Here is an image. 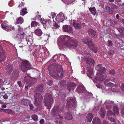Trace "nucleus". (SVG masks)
Returning <instances> with one entry per match:
<instances>
[{"label": "nucleus", "mask_w": 124, "mask_h": 124, "mask_svg": "<svg viewBox=\"0 0 124 124\" xmlns=\"http://www.w3.org/2000/svg\"><path fill=\"white\" fill-rule=\"evenodd\" d=\"M27 9L25 8H23L22 9L20 12V15L22 16H24L27 13Z\"/></svg>", "instance_id": "nucleus-27"}, {"label": "nucleus", "mask_w": 124, "mask_h": 124, "mask_svg": "<svg viewBox=\"0 0 124 124\" xmlns=\"http://www.w3.org/2000/svg\"><path fill=\"white\" fill-rule=\"evenodd\" d=\"M114 53V51L113 50H110L108 53V54L111 56H112L113 55Z\"/></svg>", "instance_id": "nucleus-40"}, {"label": "nucleus", "mask_w": 124, "mask_h": 124, "mask_svg": "<svg viewBox=\"0 0 124 124\" xmlns=\"http://www.w3.org/2000/svg\"><path fill=\"white\" fill-rule=\"evenodd\" d=\"M73 26L76 29H80L81 28V24L77 22H73L72 23Z\"/></svg>", "instance_id": "nucleus-19"}, {"label": "nucleus", "mask_w": 124, "mask_h": 124, "mask_svg": "<svg viewBox=\"0 0 124 124\" xmlns=\"http://www.w3.org/2000/svg\"><path fill=\"white\" fill-rule=\"evenodd\" d=\"M87 70L89 73L90 74L92 75L93 74V70L92 69L89 68H87Z\"/></svg>", "instance_id": "nucleus-37"}, {"label": "nucleus", "mask_w": 124, "mask_h": 124, "mask_svg": "<svg viewBox=\"0 0 124 124\" xmlns=\"http://www.w3.org/2000/svg\"><path fill=\"white\" fill-rule=\"evenodd\" d=\"M121 89L123 91H124V83L121 86Z\"/></svg>", "instance_id": "nucleus-45"}, {"label": "nucleus", "mask_w": 124, "mask_h": 124, "mask_svg": "<svg viewBox=\"0 0 124 124\" xmlns=\"http://www.w3.org/2000/svg\"><path fill=\"white\" fill-rule=\"evenodd\" d=\"M72 116L71 113L67 112L65 114V119L67 120H70L72 119Z\"/></svg>", "instance_id": "nucleus-23"}, {"label": "nucleus", "mask_w": 124, "mask_h": 124, "mask_svg": "<svg viewBox=\"0 0 124 124\" xmlns=\"http://www.w3.org/2000/svg\"><path fill=\"white\" fill-rule=\"evenodd\" d=\"M103 124H108V123L106 121H104L103 122Z\"/></svg>", "instance_id": "nucleus-58"}, {"label": "nucleus", "mask_w": 124, "mask_h": 124, "mask_svg": "<svg viewBox=\"0 0 124 124\" xmlns=\"http://www.w3.org/2000/svg\"><path fill=\"white\" fill-rule=\"evenodd\" d=\"M1 89L3 91H4V90H5V88H4V87H2L1 88Z\"/></svg>", "instance_id": "nucleus-64"}, {"label": "nucleus", "mask_w": 124, "mask_h": 124, "mask_svg": "<svg viewBox=\"0 0 124 124\" xmlns=\"http://www.w3.org/2000/svg\"><path fill=\"white\" fill-rule=\"evenodd\" d=\"M86 118L87 122H90L93 118L92 114H88Z\"/></svg>", "instance_id": "nucleus-28"}, {"label": "nucleus", "mask_w": 124, "mask_h": 124, "mask_svg": "<svg viewBox=\"0 0 124 124\" xmlns=\"http://www.w3.org/2000/svg\"><path fill=\"white\" fill-rule=\"evenodd\" d=\"M105 109L104 107H102L101 109V112H100V115L102 118H103L105 115Z\"/></svg>", "instance_id": "nucleus-25"}, {"label": "nucleus", "mask_w": 124, "mask_h": 124, "mask_svg": "<svg viewBox=\"0 0 124 124\" xmlns=\"http://www.w3.org/2000/svg\"><path fill=\"white\" fill-rule=\"evenodd\" d=\"M89 9L92 14L94 15H95L96 11L95 8H90Z\"/></svg>", "instance_id": "nucleus-30"}, {"label": "nucleus", "mask_w": 124, "mask_h": 124, "mask_svg": "<svg viewBox=\"0 0 124 124\" xmlns=\"http://www.w3.org/2000/svg\"><path fill=\"white\" fill-rule=\"evenodd\" d=\"M106 107L107 109H111L112 108L113 105L114 104V101H111L109 100H106L105 102Z\"/></svg>", "instance_id": "nucleus-15"}, {"label": "nucleus", "mask_w": 124, "mask_h": 124, "mask_svg": "<svg viewBox=\"0 0 124 124\" xmlns=\"http://www.w3.org/2000/svg\"><path fill=\"white\" fill-rule=\"evenodd\" d=\"M4 111L6 113L10 114H12L14 113V111L11 110L10 109H4Z\"/></svg>", "instance_id": "nucleus-31"}, {"label": "nucleus", "mask_w": 124, "mask_h": 124, "mask_svg": "<svg viewBox=\"0 0 124 124\" xmlns=\"http://www.w3.org/2000/svg\"><path fill=\"white\" fill-rule=\"evenodd\" d=\"M119 16L118 14H117L116 16V17L117 19H118L119 18Z\"/></svg>", "instance_id": "nucleus-57"}, {"label": "nucleus", "mask_w": 124, "mask_h": 124, "mask_svg": "<svg viewBox=\"0 0 124 124\" xmlns=\"http://www.w3.org/2000/svg\"><path fill=\"white\" fill-rule=\"evenodd\" d=\"M1 27L4 30L7 31H9L11 30L12 29L14 30L15 29L14 27L11 26L7 24V22L6 21H5L3 23L1 24Z\"/></svg>", "instance_id": "nucleus-10"}, {"label": "nucleus", "mask_w": 124, "mask_h": 124, "mask_svg": "<svg viewBox=\"0 0 124 124\" xmlns=\"http://www.w3.org/2000/svg\"><path fill=\"white\" fill-rule=\"evenodd\" d=\"M25 3L22 2H21L20 3H19V6L18 7L19 8H22L23 6L24 5Z\"/></svg>", "instance_id": "nucleus-39"}, {"label": "nucleus", "mask_w": 124, "mask_h": 124, "mask_svg": "<svg viewBox=\"0 0 124 124\" xmlns=\"http://www.w3.org/2000/svg\"><path fill=\"white\" fill-rule=\"evenodd\" d=\"M66 1L67 3V4H73L75 3L74 1H72L70 0H66Z\"/></svg>", "instance_id": "nucleus-34"}, {"label": "nucleus", "mask_w": 124, "mask_h": 124, "mask_svg": "<svg viewBox=\"0 0 124 124\" xmlns=\"http://www.w3.org/2000/svg\"><path fill=\"white\" fill-rule=\"evenodd\" d=\"M62 112V111L61 108L58 106L54 107L52 111V113L54 117H56V118H59L60 119H63V117L61 116L60 115Z\"/></svg>", "instance_id": "nucleus-5"}, {"label": "nucleus", "mask_w": 124, "mask_h": 124, "mask_svg": "<svg viewBox=\"0 0 124 124\" xmlns=\"http://www.w3.org/2000/svg\"><path fill=\"white\" fill-rule=\"evenodd\" d=\"M23 22V20L21 17H19L17 18L16 22H15L16 24H17L18 23L21 24Z\"/></svg>", "instance_id": "nucleus-21"}, {"label": "nucleus", "mask_w": 124, "mask_h": 124, "mask_svg": "<svg viewBox=\"0 0 124 124\" xmlns=\"http://www.w3.org/2000/svg\"><path fill=\"white\" fill-rule=\"evenodd\" d=\"M115 72V71L114 70H110V73L111 75H114Z\"/></svg>", "instance_id": "nucleus-42"}, {"label": "nucleus", "mask_w": 124, "mask_h": 124, "mask_svg": "<svg viewBox=\"0 0 124 124\" xmlns=\"http://www.w3.org/2000/svg\"><path fill=\"white\" fill-rule=\"evenodd\" d=\"M61 57H63L65 59H66L67 58V57L66 56L63 54H62L61 56Z\"/></svg>", "instance_id": "nucleus-55"}, {"label": "nucleus", "mask_w": 124, "mask_h": 124, "mask_svg": "<svg viewBox=\"0 0 124 124\" xmlns=\"http://www.w3.org/2000/svg\"><path fill=\"white\" fill-rule=\"evenodd\" d=\"M83 42L85 44L88 43V46L90 48L92 49L93 51L95 53H97V50L96 48L94 45L91 39L87 38H85L83 39Z\"/></svg>", "instance_id": "nucleus-6"}, {"label": "nucleus", "mask_w": 124, "mask_h": 124, "mask_svg": "<svg viewBox=\"0 0 124 124\" xmlns=\"http://www.w3.org/2000/svg\"><path fill=\"white\" fill-rule=\"evenodd\" d=\"M45 101V105L47 106V108L50 109L53 101V98L50 94H47L46 95Z\"/></svg>", "instance_id": "nucleus-7"}, {"label": "nucleus", "mask_w": 124, "mask_h": 124, "mask_svg": "<svg viewBox=\"0 0 124 124\" xmlns=\"http://www.w3.org/2000/svg\"><path fill=\"white\" fill-rule=\"evenodd\" d=\"M76 104V101L74 98L73 99L70 97L68 98L67 105V107L68 108L72 106H74Z\"/></svg>", "instance_id": "nucleus-12"}, {"label": "nucleus", "mask_w": 124, "mask_h": 124, "mask_svg": "<svg viewBox=\"0 0 124 124\" xmlns=\"http://www.w3.org/2000/svg\"><path fill=\"white\" fill-rule=\"evenodd\" d=\"M108 86H111L113 85V84L112 83L110 82V83H109L108 84Z\"/></svg>", "instance_id": "nucleus-54"}, {"label": "nucleus", "mask_w": 124, "mask_h": 124, "mask_svg": "<svg viewBox=\"0 0 124 124\" xmlns=\"http://www.w3.org/2000/svg\"><path fill=\"white\" fill-rule=\"evenodd\" d=\"M87 95L89 96V98L91 97L92 96V94L91 93H88Z\"/></svg>", "instance_id": "nucleus-50"}, {"label": "nucleus", "mask_w": 124, "mask_h": 124, "mask_svg": "<svg viewBox=\"0 0 124 124\" xmlns=\"http://www.w3.org/2000/svg\"><path fill=\"white\" fill-rule=\"evenodd\" d=\"M29 106L30 108V109H31L32 110L33 109L34 107L32 104L30 103L29 104Z\"/></svg>", "instance_id": "nucleus-47"}, {"label": "nucleus", "mask_w": 124, "mask_h": 124, "mask_svg": "<svg viewBox=\"0 0 124 124\" xmlns=\"http://www.w3.org/2000/svg\"><path fill=\"white\" fill-rule=\"evenodd\" d=\"M108 119V120H110L111 122H114L115 121V119L113 118L112 116H114V115L111 111L109 110L107 112V113Z\"/></svg>", "instance_id": "nucleus-16"}, {"label": "nucleus", "mask_w": 124, "mask_h": 124, "mask_svg": "<svg viewBox=\"0 0 124 124\" xmlns=\"http://www.w3.org/2000/svg\"><path fill=\"white\" fill-rule=\"evenodd\" d=\"M113 111L114 115H118L119 113V109L118 107L116 106H114L113 108Z\"/></svg>", "instance_id": "nucleus-20"}, {"label": "nucleus", "mask_w": 124, "mask_h": 124, "mask_svg": "<svg viewBox=\"0 0 124 124\" xmlns=\"http://www.w3.org/2000/svg\"><path fill=\"white\" fill-rule=\"evenodd\" d=\"M7 106L5 105H3L2 106V107L3 108H6Z\"/></svg>", "instance_id": "nucleus-60"}, {"label": "nucleus", "mask_w": 124, "mask_h": 124, "mask_svg": "<svg viewBox=\"0 0 124 124\" xmlns=\"http://www.w3.org/2000/svg\"><path fill=\"white\" fill-rule=\"evenodd\" d=\"M108 45L109 46H111L112 45V41L110 40H108Z\"/></svg>", "instance_id": "nucleus-43"}, {"label": "nucleus", "mask_w": 124, "mask_h": 124, "mask_svg": "<svg viewBox=\"0 0 124 124\" xmlns=\"http://www.w3.org/2000/svg\"><path fill=\"white\" fill-rule=\"evenodd\" d=\"M40 95L38 93L36 94L34 96L35 98V102H34V104L35 105L37 106H38L41 105V102L38 101V98L40 96Z\"/></svg>", "instance_id": "nucleus-18"}, {"label": "nucleus", "mask_w": 124, "mask_h": 124, "mask_svg": "<svg viewBox=\"0 0 124 124\" xmlns=\"http://www.w3.org/2000/svg\"><path fill=\"white\" fill-rule=\"evenodd\" d=\"M106 9L107 10H109L110 9V8L109 6H107L106 7Z\"/></svg>", "instance_id": "nucleus-56"}, {"label": "nucleus", "mask_w": 124, "mask_h": 124, "mask_svg": "<svg viewBox=\"0 0 124 124\" xmlns=\"http://www.w3.org/2000/svg\"><path fill=\"white\" fill-rule=\"evenodd\" d=\"M26 40L27 42L28 46L30 49H33V45H32L33 42V38L31 36H28L26 38Z\"/></svg>", "instance_id": "nucleus-11"}, {"label": "nucleus", "mask_w": 124, "mask_h": 124, "mask_svg": "<svg viewBox=\"0 0 124 124\" xmlns=\"http://www.w3.org/2000/svg\"><path fill=\"white\" fill-rule=\"evenodd\" d=\"M8 70L7 71V72H8V73H11L12 71V70L11 69L10 70V71H8Z\"/></svg>", "instance_id": "nucleus-61"}, {"label": "nucleus", "mask_w": 124, "mask_h": 124, "mask_svg": "<svg viewBox=\"0 0 124 124\" xmlns=\"http://www.w3.org/2000/svg\"><path fill=\"white\" fill-rule=\"evenodd\" d=\"M40 22L44 24H46L48 23L46 20L44 19H41L40 20Z\"/></svg>", "instance_id": "nucleus-36"}, {"label": "nucleus", "mask_w": 124, "mask_h": 124, "mask_svg": "<svg viewBox=\"0 0 124 124\" xmlns=\"http://www.w3.org/2000/svg\"><path fill=\"white\" fill-rule=\"evenodd\" d=\"M4 54L2 47L0 45V61L1 62L5 60V56Z\"/></svg>", "instance_id": "nucleus-17"}, {"label": "nucleus", "mask_w": 124, "mask_h": 124, "mask_svg": "<svg viewBox=\"0 0 124 124\" xmlns=\"http://www.w3.org/2000/svg\"><path fill=\"white\" fill-rule=\"evenodd\" d=\"M47 84L49 85L50 86L52 84V82L51 81H49L47 82Z\"/></svg>", "instance_id": "nucleus-53"}, {"label": "nucleus", "mask_w": 124, "mask_h": 124, "mask_svg": "<svg viewBox=\"0 0 124 124\" xmlns=\"http://www.w3.org/2000/svg\"><path fill=\"white\" fill-rule=\"evenodd\" d=\"M81 90H85V88L84 87L82 86V85L79 86H78L77 88V89L76 90V91L78 92H81Z\"/></svg>", "instance_id": "nucleus-32"}, {"label": "nucleus", "mask_w": 124, "mask_h": 124, "mask_svg": "<svg viewBox=\"0 0 124 124\" xmlns=\"http://www.w3.org/2000/svg\"><path fill=\"white\" fill-rule=\"evenodd\" d=\"M120 113L122 117H124V106L122 108L120 111Z\"/></svg>", "instance_id": "nucleus-38"}, {"label": "nucleus", "mask_w": 124, "mask_h": 124, "mask_svg": "<svg viewBox=\"0 0 124 124\" xmlns=\"http://www.w3.org/2000/svg\"><path fill=\"white\" fill-rule=\"evenodd\" d=\"M3 98L5 99H7L8 98V97L7 95L5 94L3 95Z\"/></svg>", "instance_id": "nucleus-51"}, {"label": "nucleus", "mask_w": 124, "mask_h": 124, "mask_svg": "<svg viewBox=\"0 0 124 124\" xmlns=\"http://www.w3.org/2000/svg\"><path fill=\"white\" fill-rule=\"evenodd\" d=\"M57 65L58 67L56 72H54L52 73H50L49 72L50 76L56 79H57L59 76H62L63 75V71L62 66L61 65L57 64Z\"/></svg>", "instance_id": "nucleus-4"}, {"label": "nucleus", "mask_w": 124, "mask_h": 124, "mask_svg": "<svg viewBox=\"0 0 124 124\" xmlns=\"http://www.w3.org/2000/svg\"><path fill=\"white\" fill-rule=\"evenodd\" d=\"M109 1L110 2H113L114 1V0H109Z\"/></svg>", "instance_id": "nucleus-63"}, {"label": "nucleus", "mask_w": 124, "mask_h": 124, "mask_svg": "<svg viewBox=\"0 0 124 124\" xmlns=\"http://www.w3.org/2000/svg\"><path fill=\"white\" fill-rule=\"evenodd\" d=\"M17 83L19 85V86L21 87L22 86V85L21 83V82L20 81H19L17 82Z\"/></svg>", "instance_id": "nucleus-49"}, {"label": "nucleus", "mask_w": 124, "mask_h": 124, "mask_svg": "<svg viewBox=\"0 0 124 124\" xmlns=\"http://www.w3.org/2000/svg\"><path fill=\"white\" fill-rule=\"evenodd\" d=\"M54 26L55 29H57L58 28L59 26L57 24L55 23V24L54 25Z\"/></svg>", "instance_id": "nucleus-52"}, {"label": "nucleus", "mask_w": 124, "mask_h": 124, "mask_svg": "<svg viewBox=\"0 0 124 124\" xmlns=\"http://www.w3.org/2000/svg\"><path fill=\"white\" fill-rule=\"evenodd\" d=\"M109 11V13L110 14H112L113 13V8H111L110 9Z\"/></svg>", "instance_id": "nucleus-44"}, {"label": "nucleus", "mask_w": 124, "mask_h": 124, "mask_svg": "<svg viewBox=\"0 0 124 124\" xmlns=\"http://www.w3.org/2000/svg\"><path fill=\"white\" fill-rule=\"evenodd\" d=\"M18 30L19 32H20V33L19 34H16L14 35L13 37L14 39L21 42L22 41L23 39L25 34L24 32H23L22 33H21V31H22L23 30V29L21 27L18 28Z\"/></svg>", "instance_id": "nucleus-8"}, {"label": "nucleus", "mask_w": 124, "mask_h": 124, "mask_svg": "<svg viewBox=\"0 0 124 124\" xmlns=\"http://www.w3.org/2000/svg\"><path fill=\"white\" fill-rule=\"evenodd\" d=\"M58 40L60 42H64L63 46L65 47L75 48L77 47L78 43L77 40H74L72 38L67 35L60 36Z\"/></svg>", "instance_id": "nucleus-1"}, {"label": "nucleus", "mask_w": 124, "mask_h": 124, "mask_svg": "<svg viewBox=\"0 0 124 124\" xmlns=\"http://www.w3.org/2000/svg\"><path fill=\"white\" fill-rule=\"evenodd\" d=\"M25 46V45H23L22 46H20L19 47L21 48H23Z\"/></svg>", "instance_id": "nucleus-59"}, {"label": "nucleus", "mask_w": 124, "mask_h": 124, "mask_svg": "<svg viewBox=\"0 0 124 124\" xmlns=\"http://www.w3.org/2000/svg\"><path fill=\"white\" fill-rule=\"evenodd\" d=\"M34 32L35 34L39 36H41L42 34L41 30L39 28L36 29Z\"/></svg>", "instance_id": "nucleus-26"}, {"label": "nucleus", "mask_w": 124, "mask_h": 124, "mask_svg": "<svg viewBox=\"0 0 124 124\" xmlns=\"http://www.w3.org/2000/svg\"><path fill=\"white\" fill-rule=\"evenodd\" d=\"M67 86L68 87L69 90V91L70 90V89L69 88V87H72V88H73L75 87V84L72 82L68 83L67 84Z\"/></svg>", "instance_id": "nucleus-29"}, {"label": "nucleus", "mask_w": 124, "mask_h": 124, "mask_svg": "<svg viewBox=\"0 0 124 124\" xmlns=\"http://www.w3.org/2000/svg\"><path fill=\"white\" fill-rule=\"evenodd\" d=\"M88 50H85L83 53V55L84 56L83 57V60L84 61L86 62L88 64L92 63L93 64L95 62L94 60L90 58L91 54L89 53Z\"/></svg>", "instance_id": "nucleus-3"}, {"label": "nucleus", "mask_w": 124, "mask_h": 124, "mask_svg": "<svg viewBox=\"0 0 124 124\" xmlns=\"http://www.w3.org/2000/svg\"><path fill=\"white\" fill-rule=\"evenodd\" d=\"M118 30L121 33L124 31V28L123 27H121L118 28Z\"/></svg>", "instance_id": "nucleus-41"}, {"label": "nucleus", "mask_w": 124, "mask_h": 124, "mask_svg": "<svg viewBox=\"0 0 124 124\" xmlns=\"http://www.w3.org/2000/svg\"><path fill=\"white\" fill-rule=\"evenodd\" d=\"M116 1L118 2H122L121 0H116Z\"/></svg>", "instance_id": "nucleus-62"}, {"label": "nucleus", "mask_w": 124, "mask_h": 124, "mask_svg": "<svg viewBox=\"0 0 124 124\" xmlns=\"http://www.w3.org/2000/svg\"><path fill=\"white\" fill-rule=\"evenodd\" d=\"M97 67L98 69L99 73L96 75L94 80H93L94 83L102 81L106 78L105 76L103 75L106 71L105 68L102 67L101 64H100L97 65Z\"/></svg>", "instance_id": "nucleus-2"}, {"label": "nucleus", "mask_w": 124, "mask_h": 124, "mask_svg": "<svg viewBox=\"0 0 124 124\" xmlns=\"http://www.w3.org/2000/svg\"><path fill=\"white\" fill-rule=\"evenodd\" d=\"M93 124H101L100 119L98 117L94 118L93 121Z\"/></svg>", "instance_id": "nucleus-22"}, {"label": "nucleus", "mask_w": 124, "mask_h": 124, "mask_svg": "<svg viewBox=\"0 0 124 124\" xmlns=\"http://www.w3.org/2000/svg\"><path fill=\"white\" fill-rule=\"evenodd\" d=\"M31 25L32 26L35 27L37 26L38 25H39V24L36 22L33 21L31 23Z\"/></svg>", "instance_id": "nucleus-35"}, {"label": "nucleus", "mask_w": 124, "mask_h": 124, "mask_svg": "<svg viewBox=\"0 0 124 124\" xmlns=\"http://www.w3.org/2000/svg\"><path fill=\"white\" fill-rule=\"evenodd\" d=\"M88 32L89 34H91L93 38H95L96 36V32L92 29H90L88 30Z\"/></svg>", "instance_id": "nucleus-24"}, {"label": "nucleus", "mask_w": 124, "mask_h": 124, "mask_svg": "<svg viewBox=\"0 0 124 124\" xmlns=\"http://www.w3.org/2000/svg\"><path fill=\"white\" fill-rule=\"evenodd\" d=\"M44 122V120L43 119H41L39 121V123L41 124H43Z\"/></svg>", "instance_id": "nucleus-48"}, {"label": "nucleus", "mask_w": 124, "mask_h": 124, "mask_svg": "<svg viewBox=\"0 0 124 124\" xmlns=\"http://www.w3.org/2000/svg\"><path fill=\"white\" fill-rule=\"evenodd\" d=\"M31 68V65L29 62L27 60L23 61L21 64V68L23 72H25L27 70Z\"/></svg>", "instance_id": "nucleus-9"}, {"label": "nucleus", "mask_w": 124, "mask_h": 124, "mask_svg": "<svg viewBox=\"0 0 124 124\" xmlns=\"http://www.w3.org/2000/svg\"><path fill=\"white\" fill-rule=\"evenodd\" d=\"M56 19L57 21L61 22L63 21L65 19H66V17L65 18L64 16L63 13L61 12L57 15Z\"/></svg>", "instance_id": "nucleus-13"}, {"label": "nucleus", "mask_w": 124, "mask_h": 124, "mask_svg": "<svg viewBox=\"0 0 124 124\" xmlns=\"http://www.w3.org/2000/svg\"><path fill=\"white\" fill-rule=\"evenodd\" d=\"M31 118L34 121H36L38 120V117L37 115L34 114L32 115Z\"/></svg>", "instance_id": "nucleus-33"}, {"label": "nucleus", "mask_w": 124, "mask_h": 124, "mask_svg": "<svg viewBox=\"0 0 124 124\" xmlns=\"http://www.w3.org/2000/svg\"><path fill=\"white\" fill-rule=\"evenodd\" d=\"M63 31L64 32H69L72 34L73 31L70 25H64L62 27Z\"/></svg>", "instance_id": "nucleus-14"}, {"label": "nucleus", "mask_w": 124, "mask_h": 124, "mask_svg": "<svg viewBox=\"0 0 124 124\" xmlns=\"http://www.w3.org/2000/svg\"><path fill=\"white\" fill-rule=\"evenodd\" d=\"M43 88V86L42 85H41V86L40 87L38 88V90L39 91L41 92L42 91V89Z\"/></svg>", "instance_id": "nucleus-46"}]
</instances>
